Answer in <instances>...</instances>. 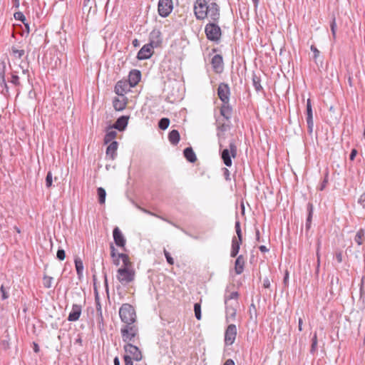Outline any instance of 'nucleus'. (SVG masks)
Instances as JSON below:
<instances>
[{
	"label": "nucleus",
	"instance_id": "nucleus-32",
	"mask_svg": "<svg viewBox=\"0 0 365 365\" xmlns=\"http://www.w3.org/2000/svg\"><path fill=\"white\" fill-rule=\"evenodd\" d=\"M74 262H75V267H76L78 277V279H81L83 277V262L79 257H76Z\"/></svg>",
	"mask_w": 365,
	"mask_h": 365
},
{
	"label": "nucleus",
	"instance_id": "nucleus-57",
	"mask_svg": "<svg viewBox=\"0 0 365 365\" xmlns=\"http://www.w3.org/2000/svg\"><path fill=\"white\" fill-rule=\"evenodd\" d=\"M311 51L314 53V58L316 59L319 56V51L314 46H311Z\"/></svg>",
	"mask_w": 365,
	"mask_h": 365
},
{
	"label": "nucleus",
	"instance_id": "nucleus-3",
	"mask_svg": "<svg viewBox=\"0 0 365 365\" xmlns=\"http://www.w3.org/2000/svg\"><path fill=\"white\" fill-rule=\"evenodd\" d=\"M119 316L124 324H134L136 320L135 311L129 304H123L119 309Z\"/></svg>",
	"mask_w": 365,
	"mask_h": 365
},
{
	"label": "nucleus",
	"instance_id": "nucleus-5",
	"mask_svg": "<svg viewBox=\"0 0 365 365\" xmlns=\"http://www.w3.org/2000/svg\"><path fill=\"white\" fill-rule=\"evenodd\" d=\"M217 22L208 23L205 28V32L207 38L210 41H217L220 40L222 31L220 27L217 24Z\"/></svg>",
	"mask_w": 365,
	"mask_h": 365
},
{
	"label": "nucleus",
	"instance_id": "nucleus-55",
	"mask_svg": "<svg viewBox=\"0 0 365 365\" xmlns=\"http://www.w3.org/2000/svg\"><path fill=\"white\" fill-rule=\"evenodd\" d=\"M110 256L112 258H115L118 257V252H117V250L115 248V247L113 246V244L110 245Z\"/></svg>",
	"mask_w": 365,
	"mask_h": 365
},
{
	"label": "nucleus",
	"instance_id": "nucleus-60",
	"mask_svg": "<svg viewBox=\"0 0 365 365\" xmlns=\"http://www.w3.org/2000/svg\"><path fill=\"white\" fill-rule=\"evenodd\" d=\"M263 287L264 288H269L270 282H269V279L266 278L263 280Z\"/></svg>",
	"mask_w": 365,
	"mask_h": 365
},
{
	"label": "nucleus",
	"instance_id": "nucleus-30",
	"mask_svg": "<svg viewBox=\"0 0 365 365\" xmlns=\"http://www.w3.org/2000/svg\"><path fill=\"white\" fill-rule=\"evenodd\" d=\"M94 292H95V302H96V311L98 313V319L102 321L103 320V314H102L101 304L100 302V297H99L98 292L96 289H95Z\"/></svg>",
	"mask_w": 365,
	"mask_h": 365
},
{
	"label": "nucleus",
	"instance_id": "nucleus-14",
	"mask_svg": "<svg viewBox=\"0 0 365 365\" xmlns=\"http://www.w3.org/2000/svg\"><path fill=\"white\" fill-rule=\"evenodd\" d=\"M132 86L127 81H119L115 86V92L120 96H124L125 93L130 91Z\"/></svg>",
	"mask_w": 365,
	"mask_h": 365
},
{
	"label": "nucleus",
	"instance_id": "nucleus-45",
	"mask_svg": "<svg viewBox=\"0 0 365 365\" xmlns=\"http://www.w3.org/2000/svg\"><path fill=\"white\" fill-rule=\"evenodd\" d=\"M0 78L1 80V85H4L5 92L9 93V87L5 80V71H0Z\"/></svg>",
	"mask_w": 365,
	"mask_h": 365
},
{
	"label": "nucleus",
	"instance_id": "nucleus-20",
	"mask_svg": "<svg viewBox=\"0 0 365 365\" xmlns=\"http://www.w3.org/2000/svg\"><path fill=\"white\" fill-rule=\"evenodd\" d=\"M217 130H218V133H217V136L219 137V138H220L222 135V134L229 130L231 128V121L229 120V121H226L225 120H217Z\"/></svg>",
	"mask_w": 365,
	"mask_h": 365
},
{
	"label": "nucleus",
	"instance_id": "nucleus-47",
	"mask_svg": "<svg viewBox=\"0 0 365 365\" xmlns=\"http://www.w3.org/2000/svg\"><path fill=\"white\" fill-rule=\"evenodd\" d=\"M14 16L16 20L21 21L23 24L26 21V17L21 11L15 12Z\"/></svg>",
	"mask_w": 365,
	"mask_h": 365
},
{
	"label": "nucleus",
	"instance_id": "nucleus-37",
	"mask_svg": "<svg viewBox=\"0 0 365 365\" xmlns=\"http://www.w3.org/2000/svg\"><path fill=\"white\" fill-rule=\"evenodd\" d=\"M9 82H11L15 86H21L20 80H19V77L17 75L16 71H13L11 73V80L9 81Z\"/></svg>",
	"mask_w": 365,
	"mask_h": 365
},
{
	"label": "nucleus",
	"instance_id": "nucleus-12",
	"mask_svg": "<svg viewBox=\"0 0 365 365\" xmlns=\"http://www.w3.org/2000/svg\"><path fill=\"white\" fill-rule=\"evenodd\" d=\"M124 349L125 352L128 354V355L132 357V359L137 361L142 359V354L138 346L128 343L124 346Z\"/></svg>",
	"mask_w": 365,
	"mask_h": 365
},
{
	"label": "nucleus",
	"instance_id": "nucleus-56",
	"mask_svg": "<svg viewBox=\"0 0 365 365\" xmlns=\"http://www.w3.org/2000/svg\"><path fill=\"white\" fill-rule=\"evenodd\" d=\"M125 365H133V359L130 356L125 355L124 357Z\"/></svg>",
	"mask_w": 365,
	"mask_h": 365
},
{
	"label": "nucleus",
	"instance_id": "nucleus-54",
	"mask_svg": "<svg viewBox=\"0 0 365 365\" xmlns=\"http://www.w3.org/2000/svg\"><path fill=\"white\" fill-rule=\"evenodd\" d=\"M239 294L237 292H233L230 293V294L228 297H225V304H227V300L232 299H237L238 297Z\"/></svg>",
	"mask_w": 365,
	"mask_h": 365
},
{
	"label": "nucleus",
	"instance_id": "nucleus-31",
	"mask_svg": "<svg viewBox=\"0 0 365 365\" xmlns=\"http://www.w3.org/2000/svg\"><path fill=\"white\" fill-rule=\"evenodd\" d=\"M252 85L257 92L263 91V88L261 85V78L256 73L252 74Z\"/></svg>",
	"mask_w": 365,
	"mask_h": 365
},
{
	"label": "nucleus",
	"instance_id": "nucleus-15",
	"mask_svg": "<svg viewBox=\"0 0 365 365\" xmlns=\"http://www.w3.org/2000/svg\"><path fill=\"white\" fill-rule=\"evenodd\" d=\"M211 64L214 71L220 73L223 70V59L222 56L220 54L215 55L211 60Z\"/></svg>",
	"mask_w": 365,
	"mask_h": 365
},
{
	"label": "nucleus",
	"instance_id": "nucleus-34",
	"mask_svg": "<svg viewBox=\"0 0 365 365\" xmlns=\"http://www.w3.org/2000/svg\"><path fill=\"white\" fill-rule=\"evenodd\" d=\"M236 313V309L234 307H226V321L228 322L230 319H235Z\"/></svg>",
	"mask_w": 365,
	"mask_h": 365
},
{
	"label": "nucleus",
	"instance_id": "nucleus-1",
	"mask_svg": "<svg viewBox=\"0 0 365 365\" xmlns=\"http://www.w3.org/2000/svg\"><path fill=\"white\" fill-rule=\"evenodd\" d=\"M194 14L197 20H204L209 16L213 22H218L220 16V6L214 1L204 5L203 9L194 8Z\"/></svg>",
	"mask_w": 365,
	"mask_h": 365
},
{
	"label": "nucleus",
	"instance_id": "nucleus-19",
	"mask_svg": "<svg viewBox=\"0 0 365 365\" xmlns=\"http://www.w3.org/2000/svg\"><path fill=\"white\" fill-rule=\"evenodd\" d=\"M220 115L223 117V120L229 121L232 115V108L228 103H222L220 107Z\"/></svg>",
	"mask_w": 365,
	"mask_h": 365
},
{
	"label": "nucleus",
	"instance_id": "nucleus-59",
	"mask_svg": "<svg viewBox=\"0 0 365 365\" xmlns=\"http://www.w3.org/2000/svg\"><path fill=\"white\" fill-rule=\"evenodd\" d=\"M335 257H336V261L339 263L342 262V253L341 252H336Z\"/></svg>",
	"mask_w": 365,
	"mask_h": 365
},
{
	"label": "nucleus",
	"instance_id": "nucleus-17",
	"mask_svg": "<svg viewBox=\"0 0 365 365\" xmlns=\"http://www.w3.org/2000/svg\"><path fill=\"white\" fill-rule=\"evenodd\" d=\"M118 143L117 141H112L106 148V158L113 160L117 156Z\"/></svg>",
	"mask_w": 365,
	"mask_h": 365
},
{
	"label": "nucleus",
	"instance_id": "nucleus-6",
	"mask_svg": "<svg viewBox=\"0 0 365 365\" xmlns=\"http://www.w3.org/2000/svg\"><path fill=\"white\" fill-rule=\"evenodd\" d=\"M138 331V327L133 324H125L120 329L123 341L124 342L133 341Z\"/></svg>",
	"mask_w": 365,
	"mask_h": 365
},
{
	"label": "nucleus",
	"instance_id": "nucleus-42",
	"mask_svg": "<svg viewBox=\"0 0 365 365\" xmlns=\"http://www.w3.org/2000/svg\"><path fill=\"white\" fill-rule=\"evenodd\" d=\"M194 311H195V315L197 319L200 320L201 319V306L199 303H195L194 304Z\"/></svg>",
	"mask_w": 365,
	"mask_h": 365
},
{
	"label": "nucleus",
	"instance_id": "nucleus-50",
	"mask_svg": "<svg viewBox=\"0 0 365 365\" xmlns=\"http://www.w3.org/2000/svg\"><path fill=\"white\" fill-rule=\"evenodd\" d=\"M357 202L363 208H365V192L360 195Z\"/></svg>",
	"mask_w": 365,
	"mask_h": 365
},
{
	"label": "nucleus",
	"instance_id": "nucleus-16",
	"mask_svg": "<svg viewBox=\"0 0 365 365\" xmlns=\"http://www.w3.org/2000/svg\"><path fill=\"white\" fill-rule=\"evenodd\" d=\"M141 79V73L139 70L133 69L128 75V81H127L132 88L135 87Z\"/></svg>",
	"mask_w": 365,
	"mask_h": 365
},
{
	"label": "nucleus",
	"instance_id": "nucleus-39",
	"mask_svg": "<svg viewBox=\"0 0 365 365\" xmlns=\"http://www.w3.org/2000/svg\"><path fill=\"white\" fill-rule=\"evenodd\" d=\"M53 280V278L52 277L44 275V277L43 278V284L44 287L51 288V285H52Z\"/></svg>",
	"mask_w": 365,
	"mask_h": 365
},
{
	"label": "nucleus",
	"instance_id": "nucleus-18",
	"mask_svg": "<svg viewBox=\"0 0 365 365\" xmlns=\"http://www.w3.org/2000/svg\"><path fill=\"white\" fill-rule=\"evenodd\" d=\"M82 311V307L81 305L74 304L72 306V309L68 314V320L69 322H76L78 320Z\"/></svg>",
	"mask_w": 365,
	"mask_h": 365
},
{
	"label": "nucleus",
	"instance_id": "nucleus-4",
	"mask_svg": "<svg viewBox=\"0 0 365 365\" xmlns=\"http://www.w3.org/2000/svg\"><path fill=\"white\" fill-rule=\"evenodd\" d=\"M135 272L133 268L120 267L117 270L116 277L122 285H127L135 279Z\"/></svg>",
	"mask_w": 365,
	"mask_h": 365
},
{
	"label": "nucleus",
	"instance_id": "nucleus-27",
	"mask_svg": "<svg viewBox=\"0 0 365 365\" xmlns=\"http://www.w3.org/2000/svg\"><path fill=\"white\" fill-rule=\"evenodd\" d=\"M313 210H314V207H313L312 203L309 202L307 206V210L308 212L307 220H306V225H305L307 230H309L311 227L312 219V215H313Z\"/></svg>",
	"mask_w": 365,
	"mask_h": 365
},
{
	"label": "nucleus",
	"instance_id": "nucleus-22",
	"mask_svg": "<svg viewBox=\"0 0 365 365\" xmlns=\"http://www.w3.org/2000/svg\"><path fill=\"white\" fill-rule=\"evenodd\" d=\"M242 238H238L236 237H233L232 240V247L230 252V257H235L240 250V245L242 244Z\"/></svg>",
	"mask_w": 365,
	"mask_h": 365
},
{
	"label": "nucleus",
	"instance_id": "nucleus-49",
	"mask_svg": "<svg viewBox=\"0 0 365 365\" xmlns=\"http://www.w3.org/2000/svg\"><path fill=\"white\" fill-rule=\"evenodd\" d=\"M56 257L59 260H63L65 259V257H66V253H65L64 250L58 249V251H57V253H56Z\"/></svg>",
	"mask_w": 365,
	"mask_h": 365
},
{
	"label": "nucleus",
	"instance_id": "nucleus-51",
	"mask_svg": "<svg viewBox=\"0 0 365 365\" xmlns=\"http://www.w3.org/2000/svg\"><path fill=\"white\" fill-rule=\"evenodd\" d=\"M0 292L1 293V299L5 300L9 298V294L6 292L3 285L0 287Z\"/></svg>",
	"mask_w": 365,
	"mask_h": 365
},
{
	"label": "nucleus",
	"instance_id": "nucleus-63",
	"mask_svg": "<svg viewBox=\"0 0 365 365\" xmlns=\"http://www.w3.org/2000/svg\"><path fill=\"white\" fill-rule=\"evenodd\" d=\"M259 249L262 252H267L269 251V249H267V247L264 245L259 246Z\"/></svg>",
	"mask_w": 365,
	"mask_h": 365
},
{
	"label": "nucleus",
	"instance_id": "nucleus-13",
	"mask_svg": "<svg viewBox=\"0 0 365 365\" xmlns=\"http://www.w3.org/2000/svg\"><path fill=\"white\" fill-rule=\"evenodd\" d=\"M113 240H114L115 244L118 247L123 248V250H125L126 240H125L124 235H123L122 232L118 227H115L113 229Z\"/></svg>",
	"mask_w": 365,
	"mask_h": 365
},
{
	"label": "nucleus",
	"instance_id": "nucleus-64",
	"mask_svg": "<svg viewBox=\"0 0 365 365\" xmlns=\"http://www.w3.org/2000/svg\"><path fill=\"white\" fill-rule=\"evenodd\" d=\"M120 258H118V257L113 258V264L116 266H118L120 264Z\"/></svg>",
	"mask_w": 365,
	"mask_h": 365
},
{
	"label": "nucleus",
	"instance_id": "nucleus-46",
	"mask_svg": "<svg viewBox=\"0 0 365 365\" xmlns=\"http://www.w3.org/2000/svg\"><path fill=\"white\" fill-rule=\"evenodd\" d=\"M235 231H236V234H237V237H236L242 238V230H241V227H240V222L239 220H237L235 222Z\"/></svg>",
	"mask_w": 365,
	"mask_h": 365
},
{
	"label": "nucleus",
	"instance_id": "nucleus-26",
	"mask_svg": "<svg viewBox=\"0 0 365 365\" xmlns=\"http://www.w3.org/2000/svg\"><path fill=\"white\" fill-rule=\"evenodd\" d=\"M183 154L187 160L190 163H195L197 160L196 155L191 147L186 148Z\"/></svg>",
	"mask_w": 365,
	"mask_h": 365
},
{
	"label": "nucleus",
	"instance_id": "nucleus-44",
	"mask_svg": "<svg viewBox=\"0 0 365 365\" xmlns=\"http://www.w3.org/2000/svg\"><path fill=\"white\" fill-rule=\"evenodd\" d=\"M53 175L51 171H48L46 177V186L49 188L52 186Z\"/></svg>",
	"mask_w": 365,
	"mask_h": 365
},
{
	"label": "nucleus",
	"instance_id": "nucleus-33",
	"mask_svg": "<svg viewBox=\"0 0 365 365\" xmlns=\"http://www.w3.org/2000/svg\"><path fill=\"white\" fill-rule=\"evenodd\" d=\"M365 240V230L362 228H360L355 237H354V241L358 245H363L364 242Z\"/></svg>",
	"mask_w": 365,
	"mask_h": 365
},
{
	"label": "nucleus",
	"instance_id": "nucleus-62",
	"mask_svg": "<svg viewBox=\"0 0 365 365\" xmlns=\"http://www.w3.org/2000/svg\"><path fill=\"white\" fill-rule=\"evenodd\" d=\"M11 2L14 7L16 9L19 7V0H11Z\"/></svg>",
	"mask_w": 365,
	"mask_h": 365
},
{
	"label": "nucleus",
	"instance_id": "nucleus-7",
	"mask_svg": "<svg viewBox=\"0 0 365 365\" xmlns=\"http://www.w3.org/2000/svg\"><path fill=\"white\" fill-rule=\"evenodd\" d=\"M173 9V0H159L158 4V14L161 17H167Z\"/></svg>",
	"mask_w": 365,
	"mask_h": 365
},
{
	"label": "nucleus",
	"instance_id": "nucleus-36",
	"mask_svg": "<svg viewBox=\"0 0 365 365\" xmlns=\"http://www.w3.org/2000/svg\"><path fill=\"white\" fill-rule=\"evenodd\" d=\"M97 194L98 197V202L101 205H103L106 202V192L104 188L98 187L97 189Z\"/></svg>",
	"mask_w": 365,
	"mask_h": 365
},
{
	"label": "nucleus",
	"instance_id": "nucleus-21",
	"mask_svg": "<svg viewBox=\"0 0 365 365\" xmlns=\"http://www.w3.org/2000/svg\"><path fill=\"white\" fill-rule=\"evenodd\" d=\"M129 117L126 115H122L119 117L112 128L118 130L119 131L124 130L128 125Z\"/></svg>",
	"mask_w": 365,
	"mask_h": 365
},
{
	"label": "nucleus",
	"instance_id": "nucleus-41",
	"mask_svg": "<svg viewBox=\"0 0 365 365\" xmlns=\"http://www.w3.org/2000/svg\"><path fill=\"white\" fill-rule=\"evenodd\" d=\"M330 28L331 31V34L334 38H336V18L334 15L332 16V20L330 24Z\"/></svg>",
	"mask_w": 365,
	"mask_h": 365
},
{
	"label": "nucleus",
	"instance_id": "nucleus-53",
	"mask_svg": "<svg viewBox=\"0 0 365 365\" xmlns=\"http://www.w3.org/2000/svg\"><path fill=\"white\" fill-rule=\"evenodd\" d=\"M327 182H328V173H326L324 179L323 180L322 182L320 185L319 190H323L326 187Z\"/></svg>",
	"mask_w": 365,
	"mask_h": 365
},
{
	"label": "nucleus",
	"instance_id": "nucleus-23",
	"mask_svg": "<svg viewBox=\"0 0 365 365\" xmlns=\"http://www.w3.org/2000/svg\"><path fill=\"white\" fill-rule=\"evenodd\" d=\"M113 108L115 110H123L127 105V99L125 96H121V98H115L113 101Z\"/></svg>",
	"mask_w": 365,
	"mask_h": 365
},
{
	"label": "nucleus",
	"instance_id": "nucleus-24",
	"mask_svg": "<svg viewBox=\"0 0 365 365\" xmlns=\"http://www.w3.org/2000/svg\"><path fill=\"white\" fill-rule=\"evenodd\" d=\"M245 258L242 255H239L235 263V271L237 274H240L242 273L244 270V266H245Z\"/></svg>",
	"mask_w": 365,
	"mask_h": 365
},
{
	"label": "nucleus",
	"instance_id": "nucleus-48",
	"mask_svg": "<svg viewBox=\"0 0 365 365\" xmlns=\"http://www.w3.org/2000/svg\"><path fill=\"white\" fill-rule=\"evenodd\" d=\"M164 255L168 263L170 265H173L174 264V259L171 257L170 254L166 250H164Z\"/></svg>",
	"mask_w": 365,
	"mask_h": 365
},
{
	"label": "nucleus",
	"instance_id": "nucleus-2",
	"mask_svg": "<svg viewBox=\"0 0 365 365\" xmlns=\"http://www.w3.org/2000/svg\"><path fill=\"white\" fill-rule=\"evenodd\" d=\"M222 145L220 144L221 159L227 167H231L232 165V158H235L237 155V148L235 141L233 139L231 140L228 148L222 149Z\"/></svg>",
	"mask_w": 365,
	"mask_h": 365
},
{
	"label": "nucleus",
	"instance_id": "nucleus-8",
	"mask_svg": "<svg viewBox=\"0 0 365 365\" xmlns=\"http://www.w3.org/2000/svg\"><path fill=\"white\" fill-rule=\"evenodd\" d=\"M154 48H156V43L154 41L144 45L138 51L137 58L139 60H145L150 58L153 53Z\"/></svg>",
	"mask_w": 365,
	"mask_h": 365
},
{
	"label": "nucleus",
	"instance_id": "nucleus-35",
	"mask_svg": "<svg viewBox=\"0 0 365 365\" xmlns=\"http://www.w3.org/2000/svg\"><path fill=\"white\" fill-rule=\"evenodd\" d=\"M118 258H120L123 261V266L122 267H129L132 268V263L130 261L129 257L128 255L121 253L118 254Z\"/></svg>",
	"mask_w": 365,
	"mask_h": 365
},
{
	"label": "nucleus",
	"instance_id": "nucleus-28",
	"mask_svg": "<svg viewBox=\"0 0 365 365\" xmlns=\"http://www.w3.org/2000/svg\"><path fill=\"white\" fill-rule=\"evenodd\" d=\"M114 128H112V126H110L108 128L106 134L104 137V143L106 144H108L110 141H112L117 135L116 131L114 130Z\"/></svg>",
	"mask_w": 365,
	"mask_h": 365
},
{
	"label": "nucleus",
	"instance_id": "nucleus-9",
	"mask_svg": "<svg viewBox=\"0 0 365 365\" xmlns=\"http://www.w3.org/2000/svg\"><path fill=\"white\" fill-rule=\"evenodd\" d=\"M237 336V327L235 324H231L227 326L225 332V343L226 345H232L234 344Z\"/></svg>",
	"mask_w": 365,
	"mask_h": 365
},
{
	"label": "nucleus",
	"instance_id": "nucleus-43",
	"mask_svg": "<svg viewBox=\"0 0 365 365\" xmlns=\"http://www.w3.org/2000/svg\"><path fill=\"white\" fill-rule=\"evenodd\" d=\"M11 52L13 55L18 58H21L25 53L24 50H19L15 47H12Z\"/></svg>",
	"mask_w": 365,
	"mask_h": 365
},
{
	"label": "nucleus",
	"instance_id": "nucleus-61",
	"mask_svg": "<svg viewBox=\"0 0 365 365\" xmlns=\"http://www.w3.org/2000/svg\"><path fill=\"white\" fill-rule=\"evenodd\" d=\"M223 365H235V364L232 359H228L225 361Z\"/></svg>",
	"mask_w": 365,
	"mask_h": 365
},
{
	"label": "nucleus",
	"instance_id": "nucleus-11",
	"mask_svg": "<svg viewBox=\"0 0 365 365\" xmlns=\"http://www.w3.org/2000/svg\"><path fill=\"white\" fill-rule=\"evenodd\" d=\"M306 121L307 124L308 133L312 135L314 129V121H313V111L311 103V100L308 99L307 101V108H306Z\"/></svg>",
	"mask_w": 365,
	"mask_h": 365
},
{
	"label": "nucleus",
	"instance_id": "nucleus-58",
	"mask_svg": "<svg viewBox=\"0 0 365 365\" xmlns=\"http://www.w3.org/2000/svg\"><path fill=\"white\" fill-rule=\"evenodd\" d=\"M357 155V150L356 149L354 148L351 150V153L349 155V159L350 160H354Z\"/></svg>",
	"mask_w": 365,
	"mask_h": 365
},
{
	"label": "nucleus",
	"instance_id": "nucleus-10",
	"mask_svg": "<svg viewBox=\"0 0 365 365\" xmlns=\"http://www.w3.org/2000/svg\"><path fill=\"white\" fill-rule=\"evenodd\" d=\"M230 91L228 85L225 83H220L217 88V95L222 103H228L230 101Z\"/></svg>",
	"mask_w": 365,
	"mask_h": 365
},
{
	"label": "nucleus",
	"instance_id": "nucleus-29",
	"mask_svg": "<svg viewBox=\"0 0 365 365\" xmlns=\"http://www.w3.org/2000/svg\"><path fill=\"white\" fill-rule=\"evenodd\" d=\"M168 139L172 145H176L179 143L180 139L179 132L177 130H172L169 133Z\"/></svg>",
	"mask_w": 365,
	"mask_h": 365
},
{
	"label": "nucleus",
	"instance_id": "nucleus-52",
	"mask_svg": "<svg viewBox=\"0 0 365 365\" xmlns=\"http://www.w3.org/2000/svg\"><path fill=\"white\" fill-rule=\"evenodd\" d=\"M222 170V173H223L225 179L227 181H230L231 179H230V173L229 170L226 168H223Z\"/></svg>",
	"mask_w": 365,
	"mask_h": 365
},
{
	"label": "nucleus",
	"instance_id": "nucleus-38",
	"mask_svg": "<svg viewBox=\"0 0 365 365\" xmlns=\"http://www.w3.org/2000/svg\"><path fill=\"white\" fill-rule=\"evenodd\" d=\"M169 124L170 120L167 118H163L158 122V127L161 130H165L169 126Z\"/></svg>",
	"mask_w": 365,
	"mask_h": 365
},
{
	"label": "nucleus",
	"instance_id": "nucleus-40",
	"mask_svg": "<svg viewBox=\"0 0 365 365\" xmlns=\"http://www.w3.org/2000/svg\"><path fill=\"white\" fill-rule=\"evenodd\" d=\"M317 333H314V336L312 339V345H311L310 352L313 354L317 351Z\"/></svg>",
	"mask_w": 365,
	"mask_h": 365
},
{
	"label": "nucleus",
	"instance_id": "nucleus-25",
	"mask_svg": "<svg viewBox=\"0 0 365 365\" xmlns=\"http://www.w3.org/2000/svg\"><path fill=\"white\" fill-rule=\"evenodd\" d=\"M152 41H154L156 43V48L161 43V33L159 30L154 29L150 32L149 43H151Z\"/></svg>",
	"mask_w": 365,
	"mask_h": 365
}]
</instances>
